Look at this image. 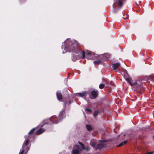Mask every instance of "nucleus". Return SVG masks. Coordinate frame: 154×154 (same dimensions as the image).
I'll use <instances>...</instances> for the list:
<instances>
[{
    "label": "nucleus",
    "mask_w": 154,
    "mask_h": 154,
    "mask_svg": "<svg viewBox=\"0 0 154 154\" xmlns=\"http://www.w3.org/2000/svg\"><path fill=\"white\" fill-rule=\"evenodd\" d=\"M78 47V44L76 41H70L69 39H67L63 43L61 48L62 49H64L65 52L63 51L62 53L64 54L66 52H73L72 59L73 61H75L78 59L84 58V51L79 50Z\"/></svg>",
    "instance_id": "f257e3e1"
},
{
    "label": "nucleus",
    "mask_w": 154,
    "mask_h": 154,
    "mask_svg": "<svg viewBox=\"0 0 154 154\" xmlns=\"http://www.w3.org/2000/svg\"><path fill=\"white\" fill-rule=\"evenodd\" d=\"M64 108L62 109L60 112L58 117L57 118L55 116H52L51 118L45 120L44 121L43 124H41L40 126L41 127H43L46 124L51 125L52 124H57L60 122L61 120L65 117V109L66 107V104H64Z\"/></svg>",
    "instance_id": "f03ea898"
},
{
    "label": "nucleus",
    "mask_w": 154,
    "mask_h": 154,
    "mask_svg": "<svg viewBox=\"0 0 154 154\" xmlns=\"http://www.w3.org/2000/svg\"><path fill=\"white\" fill-rule=\"evenodd\" d=\"M30 138V136L29 135L25 136V140L19 154H26L27 153L31 146L29 143Z\"/></svg>",
    "instance_id": "7ed1b4c3"
},
{
    "label": "nucleus",
    "mask_w": 154,
    "mask_h": 154,
    "mask_svg": "<svg viewBox=\"0 0 154 154\" xmlns=\"http://www.w3.org/2000/svg\"><path fill=\"white\" fill-rule=\"evenodd\" d=\"M84 52L85 55H86V58L88 60L95 59L97 57V55L91 51L87 50Z\"/></svg>",
    "instance_id": "20e7f679"
},
{
    "label": "nucleus",
    "mask_w": 154,
    "mask_h": 154,
    "mask_svg": "<svg viewBox=\"0 0 154 154\" xmlns=\"http://www.w3.org/2000/svg\"><path fill=\"white\" fill-rule=\"evenodd\" d=\"M122 5V1L120 0H114V3L113 5V12L116 13L118 11L117 10V5H119L120 6Z\"/></svg>",
    "instance_id": "39448f33"
},
{
    "label": "nucleus",
    "mask_w": 154,
    "mask_h": 154,
    "mask_svg": "<svg viewBox=\"0 0 154 154\" xmlns=\"http://www.w3.org/2000/svg\"><path fill=\"white\" fill-rule=\"evenodd\" d=\"M80 149L79 148V146L75 145L73 146L72 150V154H81Z\"/></svg>",
    "instance_id": "423d86ee"
},
{
    "label": "nucleus",
    "mask_w": 154,
    "mask_h": 154,
    "mask_svg": "<svg viewBox=\"0 0 154 154\" xmlns=\"http://www.w3.org/2000/svg\"><path fill=\"white\" fill-rule=\"evenodd\" d=\"M98 96L97 91H91L90 96V97L92 99L96 98Z\"/></svg>",
    "instance_id": "0eeeda50"
},
{
    "label": "nucleus",
    "mask_w": 154,
    "mask_h": 154,
    "mask_svg": "<svg viewBox=\"0 0 154 154\" xmlns=\"http://www.w3.org/2000/svg\"><path fill=\"white\" fill-rule=\"evenodd\" d=\"M112 68L113 70H115L118 67H119L120 65V64L119 63H115L113 64L112 65Z\"/></svg>",
    "instance_id": "6e6552de"
},
{
    "label": "nucleus",
    "mask_w": 154,
    "mask_h": 154,
    "mask_svg": "<svg viewBox=\"0 0 154 154\" xmlns=\"http://www.w3.org/2000/svg\"><path fill=\"white\" fill-rule=\"evenodd\" d=\"M57 98L58 100L60 101L62 98L61 94L59 92H57L56 93Z\"/></svg>",
    "instance_id": "1a4fd4ad"
},
{
    "label": "nucleus",
    "mask_w": 154,
    "mask_h": 154,
    "mask_svg": "<svg viewBox=\"0 0 154 154\" xmlns=\"http://www.w3.org/2000/svg\"><path fill=\"white\" fill-rule=\"evenodd\" d=\"M88 92L87 91H85L82 93H79L78 94L79 96L82 97H85L87 94Z\"/></svg>",
    "instance_id": "9d476101"
},
{
    "label": "nucleus",
    "mask_w": 154,
    "mask_h": 154,
    "mask_svg": "<svg viewBox=\"0 0 154 154\" xmlns=\"http://www.w3.org/2000/svg\"><path fill=\"white\" fill-rule=\"evenodd\" d=\"M104 146V145L103 144L99 143L98 144L97 146L96 149H100Z\"/></svg>",
    "instance_id": "9b49d317"
},
{
    "label": "nucleus",
    "mask_w": 154,
    "mask_h": 154,
    "mask_svg": "<svg viewBox=\"0 0 154 154\" xmlns=\"http://www.w3.org/2000/svg\"><path fill=\"white\" fill-rule=\"evenodd\" d=\"M45 131V129L44 128H40L39 130L38 131L36 132L37 135L39 134L42 133Z\"/></svg>",
    "instance_id": "f8f14e48"
},
{
    "label": "nucleus",
    "mask_w": 154,
    "mask_h": 154,
    "mask_svg": "<svg viewBox=\"0 0 154 154\" xmlns=\"http://www.w3.org/2000/svg\"><path fill=\"white\" fill-rule=\"evenodd\" d=\"M90 144L93 148H95L96 145V143L93 140H91L90 142Z\"/></svg>",
    "instance_id": "ddd939ff"
},
{
    "label": "nucleus",
    "mask_w": 154,
    "mask_h": 154,
    "mask_svg": "<svg viewBox=\"0 0 154 154\" xmlns=\"http://www.w3.org/2000/svg\"><path fill=\"white\" fill-rule=\"evenodd\" d=\"M126 80L131 85V84L132 80L131 78L128 77L126 78Z\"/></svg>",
    "instance_id": "4468645a"
},
{
    "label": "nucleus",
    "mask_w": 154,
    "mask_h": 154,
    "mask_svg": "<svg viewBox=\"0 0 154 154\" xmlns=\"http://www.w3.org/2000/svg\"><path fill=\"white\" fill-rule=\"evenodd\" d=\"M85 111L87 113H91L92 112V110L89 108H86L85 109Z\"/></svg>",
    "instance_id": "2eb2a0df"
},
{
    "label": "nucleus",
    "mask_w": 154,
    "mask_h": 154,
    "mask_svg": "<svg viewBox=\"0 0 154 154\" xmlns=\"http://www.w3.org/2000/svg\"><path fill=\"white\" fill-rule=\"evenodd\" d=\"M103 56L106 59H108L110 55L107 53H105L103 54Z\"/></svg>",
    "instance_id": "dca6fc26"
},
{
    "label": "nucleus",
    "mask_w": 154,
    "mask_h": 154,
    "mask_svg": "<svg viewBox=\"0 0 154 154\" xmlns=\"http://www.w3.org/2000/svg\"><path fill=\"white\" fill-rule=\"evenodd\" d=\"M127 142V140H125L124 142L120 143L118 146H121L123 145L126 144Z\"/></svg>",
    "instance_id": "f3484780"
},
{
    "label": "nucleus",
    "mask_w": 154,
    "mask_h": 154,
    "mask_svg": "<svg viewBox=\"0 0 154 154\" xmlns=\"http://www.w3.org/2000/svg\"><path fill=\"white\" fill-rule=\"evenodd\" d=\"M86 127L87 128V129L88 131H91L92 129V127L91 126L89 125H86Z\"/></svg>",
    "instance_id": "a211bd4d"
},
{
    "label": "nucleus",
    "mask_w": 154,
    "mask_h": 154,
    "mask_svg": "<svg viewBox=\"0 0 154 154\" xmlns=\"http://www.w3.org/2000/svg\"><path fill=\"white\" fill-rule=\"evenodd\" d=\"M98 113L99 111L98 110H95L93 113V116H94V117H95L96 116H97Z\"/></svg>",
    "instance_id": "6ab92c4d"
},
{
    "label": "nucleus",
    "mask_w": 154,
    "mask_h": 154,
    "mask_svg": "<svg viewBox=\"0 0 154 154\" xmlns=\"http://www.w3.org/2000/svg\"><path fill=\"white\" fill-rule=\"evenodd\" d=\"M101 62V61L100 60H95L94 61V64H97L100 63Z\"/></svg>",
    "instance_id": "aec40b11"
},
{
    "label": "nucleus",
    "mask_w": 154,
    "mask_h": 154,
    "mask_svg": "<svg viewBox=\"0 0 154 154\" xmlns=\"http://www.w3.org/2000/svg\"><path fill=\"white\" fill-rule=\"evenodd\" d=\"M104 85L103 84H100L99 85V87L100 89H103L104 88Z\"/></svg>",
    "instance_id": "412c9836"
},
{
    "label": "nucleus",
    "mask_w": 154,
    "mask_h": 154,
    "mask_svg": "<svg viewBox=\"0 0 154 154\" xmlns=\"http://www.w3.org/2000/svg\"><path fill=\"white\" fill-rule=\"evenodd\" d=\"M35 129V128H33L32 129L29 133V134L30 133H32L34 132Z\"/></svg>",
    "instance_id": "4be33fe9"
},
{
    "label": "nucleus",
    "mask_w": 154,
    "mask_h": 154,
    "mask_svg": "<svg viewBox=\"0 0 154 154\" xmlns=\"http://www.w3.org/2000/svg\"><path fill=\"white\" fill-rule=\"evenodd\" d=\"M79 143L81 145L82 147V149H85L84 145L81 142H79Z\"/></svg>",
    "instance_id": "5701e85b"
},
{
    "label": "nucleus",
    "mask_w": 154,
    "mask_h": 154,
    "mask_svg": "<svg viewBox=\"0 0 154 154\" xmlns=\"http://www.w3.org/2000/svg\"><path fill=\"white\" fill-rule=\"evenodd\" d=\"M137 84V82H135L133 83L132 82L131 84V85H136Z\"/></svg>",
    "instance_id": "b1692460"
},
{
    "label": "nucleus",
    "mask_w": 154,
    "mask_h": 154,
    "mask_svg": "<svg viewBox=\"0 0 154 154\" xmlns=\"http://www.w3.org/2000/svg\"><path fill=\"white\" fill-rule=\"evenodd\" d=\"M59 154H67L65 150H64V151H63L62 152H60L59 153Z\"/></svg>",
    "instance_id": "393cba45"
},
{
    "label": "nucleus",
    "mask_w": 154,
    "mask_h": 154,
    "mask_svg": "<svg viewBox=\"0 0 154 154\" xmlns=\"http://www.w3.org/2000/svg\"><path fill=\"white\" fill-rule=\"evenodd\" d=\"M146 154H154V152H148Z\"/></svg>",
    "instance_id": "a878e982"
},
{
    "label": "nucleus",
    "mask_w": 154,
    "mask_h": 154,
    "mask_svg": "<svg viewBox=\"0 0 154 154\" xmlns=\"http://www.w3.org/2000/svg\"><path fill=\"white\" fill-rule=\"evenodd\" d=\"M124 72L126 73L127 75H128V72H127V71L126 70H125V69L124 70Z\"/></svg>",
    "instance_id": "bb28decb"
},
{
    "label": "nucleus",
    "mask_w": 154,
    "mask_h": 154,
    "mask_svg": "<svg viewBox=\"0 0 154 154\" xmlns=\"http://www.w3.org/2000/svg\"><path fill=\"white\" fill-rule=\"evenodd\" d=\"M103 141V140H99V142H102Z\"/></svg>",
    "instance_id": "cd10ccee"
},
{
    "label": "nucleus",
    "mask_w": 154,
    "mask_h": 154,
    "mask_svg": "<svg viewBox=\"0 0 154 154\" xmlns=\"http://www.w3.org/2000/svg\"><path fill=\"white\" fill-rule=\"evenodd\" d=\"M153 139L154 140V135L153 136Z\"/></svg>",
    "instance_id": "c85d7f7f"
},
{
    "label": "nucleus",
    "mask_w": 154,
    "mask_h": 154,
    "mask_svg": "<svg viewBox=\"0 0 154 154\" xmlns=\"http://www.w3.org/2000/svg\"><path fill=\"white\" fill-rule=\"evenodd\" d=\"M71 104L70 103V102H69V104Z\"/></svg>",
    "instance_id": "c756f323"
},
{
    "label": "nucleus",
    "mask_w": 154,
    "mask_h": 154,
    "mask_svg": "<svg viewBox=\"0 0 154 154\" xmlns=\"http://www.w3.org/2000/svg\"><path fill=\"white\" fill-rule=\"evenodd\" d=\"M120 8H119V9H120Z\"/></svg>",
    "instance_id": "7c9ffc66"
}]
</instances>
